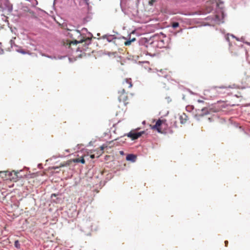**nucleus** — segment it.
Wrapping results in <instances>:
<instances>
[{
	"label": "nucleus",
	"mask_w": 250,
	"mask_h": 250,
	"mask_svg": "<svg viewBox=\"0 0 250 250\" xmlns=\"http://www.w3.org/2000/svg\"><path fill=\"white\" fill-rule=\"evenodd\" d=\"M161 35L164 37V39L159 38L158 41H155V39L157 38V36L155 35L153 38L147 39L146 38H143L139 40L138 41L140 45L145 46L146 47H148L149 45H153V46H158L160 48L165 47L168 45V41H170V37H167L162 33Z\"/></svg>",
	"instance_id": "1"
},
{
	"label": "nucleus",
	"mask_w": 250,
	"mask_h": 250,
	"mask_svg": "<svg viewBox=\"0 0 250 250\" xmlns=\"http://www.w3.org/2000/svg\"><path fill=\"white\" fill-rule=\"evenodd\" d=\"M82 33L80 30L77 29L73 30L74 35H78V38H80V40L79 41L75 40L73 42H71L69 44H67V45L68 46V48L69 49H71L72 52H73V49L71 48V44H77L79 43H83L84 42V43L83 44V47L81 48L78 47V48H77L76 50V52H82L83 51H85L86 49L87 48V46L91 43V40L90 39L88 38L86 39H84V37H83L82 35L84 34V32H87V29L85 28H83L82 29Z\"/></svg>",
	"instance_id": "2"
},
{
	"label": "nucleus",
	"mask_w": 250,
	"mask_h": 250,
	"mask_svg": "<svg viewBox=\"0 0 250 250\" xmlns=\"http://www.w3.org/2000/svg\"><path fill=\"white\" fill-rule=\"evenodd\" d=\"M196 113L195 115V118L197 120H199V117H203L204 115L209 114V111L207 107H203L201 109H196Z\"/></svg>",
	"instance_id": "3"
},
{
	"label": "nucleus",
	"mask_w": 250,
	"mask_h": 250,
	"mask_svg": "<svg viewBox=\"0 0 250 250\" xmlns=\"http://www.w3.org/2000/svg\"><path fill=\"white\" fill-rule=\"evenodd\" d=\"M125 136L131 138L132 140H135L140 138V133H138L136 130H133L128 133L125 134L124 136Z\"/></svg>",
	"instance_id": "4"
},
{
	"label": "nucleus",
	"mask_w": 250,
	"mask_h": 250,
	"mask_svg": "<svg viewBox=\"0 0 250 250\" xmlns=\"http://www.w3.org/2000/svg\"><path fill=\"white\" fill-rule=\"evenodd\" d=\"M21 171V170H20L19 171H16L15 170H13L12 172L4 171L3 172L5 173L6 175H8L9 178H12L13 179H17L19 177V176L18 175V174L19 173V172Z\"/></svg>",
	"instance_id": "5"
},
{
	"label": "nucleus",
	"mask_w": 250,
	"mask_h": 250,
	"mask_svg": "<svg viewBox=\"0 0 250 250\" xmlns=\"http://www.w3.org/2000/svg\"><path fill=\"white\" fill-rule=\"evenodd\" d=\"M164 120H161L159 119L155 123V124L153 126L152 129H156L158 132L161 133L162 132L160 126H161Z\"/></svg>",
	"instance_id": "6"
},
{
	"label": "nucleus",
	"mask_w": 250,
	"mask_h": 250,
	"mask_svg": "<svg viewBox=\"0 0 250 250\" xmlns=\"http://www.w3.org/2000/svg\"><path fill=\"white\" fill-rule=\"evenodd\" d=\"M3 4L4 9H7L9 13H11L13 11V5L11 4L9 0H4Z\"/></svg>",
	"instance_id": "7"
},
{
	"label": "nucleus",
	"mask_w": 250,
	"mask_h": 250,
	"mask_svg": "<svg viewBox=\"0 0 250 250\" xmlns=\"http://www.w3.org/2000/svg\"><path fill=\"white\" fill-rule=\"evenodd\" d=\"M102 39H106L109 42H111L113 40L117 39L116 37L113 35L105 34L102 37Z\"/></svg>",
	"instance_id": "8"
},
{
	"label": "nucleus",
	"mask_w": 250,
	"mask_h": 250,
	"mask_svg": "<svg viewBox=\"0 0 250 250\" xmlns=\"http://www.w3.org/2000/svg\"><path fill=\"white\" fill-rule=\"evenodd\" d=\"M136 155L132 153L128 154L126 156V160L127 161L131 162L132 163H134L135 162H136Z\"/></svg>",
	"instance_id": "9"
},
{
	"label": "nucleus",
	"mask_w": 250,
	"mask_h": 250,
	"mask_svg": "<svg viewBox=\"0 0 250 250\" xmlns=\"http://www.w3.org/2000/svg\"><path fill=\"white\" fill-rule=\"evenodd\" d=\"M92 12H87L86 16L83 19V22L86 23L92 19Z\"/></svg>",
	"instance_id": "10"
},
{
	"label": "nucleus",
	"mask_w": 250,
	"mask_h": 250,
	"mask_svg": "<svg viewBox=\"0 0 250 250\" xmlns=\"http://www.w3.org/2000/svg\"><path fill=\"white\" fill-rule=\"evenodd\" d=\"M51 197L52 200L56 203H59L62 200V199L61 198L58 197V195L55 193L52 194Z\"/></svg>",
	"instance_id": "11"
},
{
	"label": "nucleus",
	"mask_w": 250,
	"mask_h": 250,
	"mask_svg": "<svg viewBox=\"0 0 250 250\" xmlns=\"http://www.w3.org/2000/svg\"><path fill=\"white\" fill-rule=\"evenodd\" d=\"M230 36L233 39H235L236 40H238V38H237L236 37H235L234 35H232V34H227V35L225 36V40L227 42H228L229 43V45L230 46L231 45V42H230V39H229V36Z\"/></svg>",
	"instance_id": "12"
},
{
	"label": "nucleus",
	"mask_w": 250,
	"mask_h": 250,
	"mask_svg": "<svg viewBox=\"0 0 250 250\" xmlns=\"http://www.w3.org/2000/svg\"><path fill=\"white\" fill-rule=\"evenodd\" d=\"M121 92L123 94L122 95H120L118 97V100L120 102H121V101H123V102L125 101L126 100V97H127L126 96H125V95L124 94L125 92V89H122L121 91Z\"/></svg>",
	"instance_id": "13"
},
{
	"label": "nucleus",
	"mask_w": 250,
	"mask_h": 250,
	"mask_svg": "<svg viewBox=\"0 0 250 250\" xmlns=\"http://www.w3.org/2000/svg\"><path fill=\"white\" fill-rule=\"evenodd\" d=\"M89 0H74L75 2H79L80 5H83L84 4H88V1Z\"/></svg>",
	"instance_id": "14"
},
{
	"label": "nucleus",
	"mask_w": 250,
	"mask_h": 250,
	"mask_svg": "<svg viewBox=\"0 0 250 250\" xmlns=\"http://www.w3.org/2000/svg\"><path fill=\"white\" fill-rule=\"evenodd\" d=\"M17 51L18 52L21 53L22 54H29L28 52L26 51L25 50H24L21 48L18 49H17Z\"/></svg>",
	"instance_id": "15"
},
{
	"label": "nucleus",
	"mask_w": 250,
	"mask_h": 250,
	"mask_svg": "<svg viewBox=\"0 0 250 250\" xmlns=\"http://www.w3.org/2000/svg\"><path fill=\"white\" fill-rule=\"evenodd\" d=\"M179 22H173L172 23L171 27L173 29H174L176 28L179 27Z\"/></svg>",
	"instance_id": "16"
},
{
	"label": "nucleus",
	"mask_w": 250,
	"mask_h": 250,
	"mask_svg": "<svg viewBox=\"0 0 250 250\" xmlns=\"http://www.w3.org/2000/svg\"><path fill=\"white\" fill-rule=\"evenodd\" d=\"M186 110L188 112H191L194 109V106L193 105H188L186 107Z\"/></svg>",
	"instance_id": "17"
},
{
	"label": "nucleus",
	"mask_w": 250,
	"mask_h": 250,
	"mask_svg": "<svg viewBox=\"0 0 250 250\" xmlns=\"http://www.w3.org/2000/svg\"><path fill=\"white\" fill-rule=\"evenodd\" d=\"M14 246L17 249H20L21 248V245L20 244V242L18 240H16L14 242Z\"/></svg>",
	"instance_id": "18"
},
{
	"label": "nucleus",
	"mask_w": 250,
	"mask_h": 250,
	"mask_svg": "<svg viewBox=\"0 0 250 250\" xmlns=\"http://www.w3.org/2000/svg\"><path fill=\"white\" fill-rule=\"evenodd\" d=\"M75 162H80L83 164H84L85 162V160L83 158H82L81 159L78 158L75 161Z\"/></svg>",
	"instance_id": "19"
},
{
	"label": "nucleus",
	"mask_w": 250,
	"mask_h": 250,
	"mask_svg": "<svg viewBox=\"0 0 250 250\" xmlns=\"http://www.w3.org/2000/svg\"><path fill=\"white\" fill-rule=\"evenodd\" d=\"M87 7L88 12H92V6L89 5V2L88 1V4H84Z\"/></svg>",
	"instance_id": "20"
},
{
	"label": "nucleus",
	"mask_w": 250,
	"mask_h": 250,
	"mask_svg": "<svg viewBox=\"0 0 250 250\" xmlns=\"http://www.w3.org/2000/svg\"><path fill=\"white\" fill-rule=\"evenodd\" d=\"M62 155H58V156H57V155H55V156H53L52 158H51L50 159H48L46 160V161L48 162L49 161H51L52 160H53V159H56L57 158H58V157H62Z\"/></svg>",
	"instance_id": "21"
},
{
	"label": "nucleus",
	"mask_w": 250,
	"mask_h": 250,
	"mask_svg": "<svg viewBox=\"0 0 250 250\" xmlns=\"http://www.w3.org/2000/svg\"><path fill=\"white\" fill-rule=\"evenodd\" d=\"M125 83L129 84V86H128L129 88H130L132 86V84L131 83L130 80L125 79Z\"/></svg>",
	"instance_id": "22"
},
{
	"label": "nucleus",
	"mask_w": 250,
	"mask_h": 250,
	"mask_svg": "<svg viewBox=\"0 0 250 250\" xmlns=\"http://www.w3.org/2000/svg\"><path fill=\"white\" fill-rule=\"evenodd\" d=\"M223 4V2L221 1L220 2V3H217V4H216V6H217L218 8H220V9H222V8H223V7H222V6H221V5H222V4Z\"/></svg>",
	"instance_id": "23"
},
{
	"label": "nucleus",
	"mask_w": 250,
	"mask_h": 250,
	"mask_svg": "<svg viewBox=\"0 0 250 250\" xmlns=\"http://www.w3.org/2000/svg\"><path fill=\"white\" fill-rule=\"evenodd\" d=\"M131 41H130V40H128L125 42V45H129L131 44Z\"/></svg>",
	"instance_id": "24"
},
{
	"label": "nucleus",
	"mask_w": 250,
	"mask_h": 250,
	"mask_svg": "<svg viewBox=\"0 0 250 250\" xmlns=\"http://www.w3.org/2000/svg\"><path fill=\"white\" fill-rule=\"evenodd\" d=\"M166 99L167 100V103H169L171 101V99L169 96L166 97Z\"/></svg>",
	"instance_id": "25"
},
{
	"label": "nucleus",
	"mask_w": 250,
	"mask_h": 250,
	"mask_svg": "<svg viewBox=\"0 0 250 250\" xmlns=\"http://www.w3.org/2000/svg\"><path fill=\"white\" fill-rule=\"evenodd\" d=\"M238 41H240V42H244V43H245V42H245V38H244V37H242V38H241V39H239L238 38Z\"/></svg>",
	"instance_id": "26"
},
{
	"label": "nucleus",
	"mask_w": 250,
	"mask_h": 250,
	"mask_svg": "<svg viewBox=\"0 0 250 250\" xmlns=\"http://www.w3.org/2000/svg\"><path fill=\"white\" fill-rule=\"evenodd\" d=\"M66 57V56H58V59H60V60H62L64 58H65Z\"/></svg>",
	"instance_id": "27"
},
{
	"label": "nucleus",
	"mask_w": 250,
	"mask_h": 250,
	"mask_svg": "<svg viewBox=\"0 0 250 250\" xmlns=\"http://www.w3.org/2000/svg\"><path fill=\"white\" fill-rule=\"evenodd\" d=\"M138 133H140V137L143 134L145 133V131H141L140 132H138Z\"/></svg>",
	"instance_id": "28"
},
{
	"label": "nucleus",
	"mask_w": 250,
	"mask_h": 250,
	"mask_svg": "<svg viewBox=\"0 0 250 250\" xmlns=\"http://www.w3.org/2000/svg\"><path fill=\"white\" fill-rule=\"evenodd\" d=\"M38 167L40 169H42L43 168L42 165V164H39L38 165Z\"/></svg>",
	"instance_id": "29"
},
{
	"label": "nucleus",
	"mask_w": 250,
	"mask_h": 250,
	"mask_svg": "<svg viewBox=\"0 0 250 250\" xmlns=\"http://www.w3.org/2000/svg\"><path fill=\"white\" fill-rule=\"evenodd\" d=\"M87 224H87L88 229L89 230V229H90L91 227H92V226L91 225V224L90 223V222H87Z\"/></svg>",
	"instance_id": "30"
},
{
	"label": "nucleus",
	"mask_w": 250,
	"mask_h": 250,
	"mask_svg": "<svg viewBox=\"0 0 250 250\" xmlns=\"http://www.w3.org/2000/svg\"><path fill=\"white\" fill-rule=\"evenodd\" d=\"M182 31H183V29H181V30H179V31L176 32H175V33H174V36H176V34H177L178 33L182 32Z\"/></svg>",
	"instance_id": "31"
},
{
	"label": "nucleus",
	"mask_w": 250,
	"mask_h": 250,
	"mask_svg": "<svg viewBox=\"0 0 250 250\" xmlns=\"http://www.w3.org/2000/svg\"><path fill=\"white\" fill-rule=\"evenodd\" d=\"M120 6H121V9H122V11L125 13V9L122 6V3L121 2L120 3Z\"/></svg>",
	"instance_id": "32"
},
{
	"label": "nucleus",
	"mask_w": 250,
	"mask_h": 250,
	"mask_svg": "<svg viewBox=\"0 0 250 250\" xmlns=\"http://www.w3.org/2000/svg\"><path fill=\"white\" fill-rule=\"evenodd\" d=\"M197 102L199 103H204V101H202V100H198L197 101Z\"/></svg>",
	"instance_id": "33"
},
{
	"label": "nucleus",
	"mask_w": 250,
	"mask_h": 250,
	"mask_svg": "<svg viewBox=\"0 0 250 250\" xmlns=\"http://www.w3.org/2000/svg\"><path fill=\"white\" fill-rule=\"evenodd\" d=\"M129 40H130V41H131V42H134L136 40V39H135V38H133L132 39H129Z\"/></svg>",
	"instance_id": "34"
},
{
	"label": "nucleus",
	"mask_w": 250,
	"mask_h": 250,
	"mask_svg": "<svg viewBox=\"0 0 250 250\" xmlns=\"http://www.w3.org/2000/svg\"><path fill=\"white\" fill-rule=\"evenodd\" d=\"M120 154L121 155H124V152L123 151H120Z\"/></svg>",
	"instance_id": "35"
},
{
	"label": "nucleus",
	"mask_w": 250,
	"mask_h": 250,
	"mask_svg": "<svg viewBox=\"0 0 250 250\" xmlns=\"http://www.w3.org/2000/svg\"><path fill=\"white\" fill-rule=\"evenodd\" d=\"M225 246L227 247L228 246V241H225Z\"/></svg>",
	"instance_id": "36"
},
{
	"label": "nucleus",
	"mask_w": 250,
	"mask_h": 250,
	"mask_svg": "<svg viewBox=\"0 0 250 250\" xmlns=\"http://www.w3.org/2000/svg\"><path fill=\"white\" fill-rule=\"evenodd\" d=\"M66 164H61V165H60V167H64V166H66Z\"/></svg>",
	"instance_id": "37"
},
{
	"label": "nucleus",
	"mask_w": 250,
	"mask_h": 250,
	"mask_svg": "<svg viewBox=\"0 0 250 250\" xmlns=\"http://www.w3.org/2000/svg\"><path fill=\"white\" fill-rule=\"evenodd\" d=\"M59 168L58 167H53V168L54 169H58Z\"/></svg>",
	"instance_id": "38"
},
{
	"label": "nucleus",
	"mask_w": 250,
	"mask_h": 250,
	"mask_svg": "<svg viewBox=\"0 0 250 250\" xmlns=\"http://www.w3.org/2000/svg\"><path fill=\"white\" fill-rule=\"evenodd\" d=\"M188 91L190 93V94H191L192 95L194 94V93L193 92H192L191 90H189Z\"/></svg>",
	"instance_id": "39"
},
{
	"label": "nucleus",
	"mask_w": 250,
	"mask_h": 250,
	"mask_svg": "<svg viewBox=\"0 0 250 250\" xmlns=\"http://www.w3.org/2000/svg\"><path fill=\"white\" fill-rule=\"evenodd\" d=\"M245 43L250 45V42H246Z\"/></svg>",
	"instance_id": "40"
},
{
	"label": "nucleus",
	"mask_w": 250,
	"mask_h": 250,
	"mask_svg": "<svg viewBox=\"0 0 250 250\" xmlns=\"http://www.w3.org/2000/svg\"><path fill=\"white\" fill-rule=\"evenodd\" d=\"M88 34L89 35H90V36L92 37V34L90 32H88Z\"/></svg>",
	"instance_id": "41"
},
{
	"label": "nucleus",
	"mask_w": 250,
	"mask_h": 250,
	"mask_svg": "<svg viewBox=\"0 0 250 250\" xmlns=\"http://www.w3.org/2000/svg\"><path fill=\"white\" fill-rule=\"evenodd\" d=\"M5 18H6V20H4V21H5V22H6V21L8 22V21L7 20V19L8 18V17H5Z\"/></svg>",
	"instance_id": "42"
},
{
	"label": "nucleus",
	"mask_w": 250,
	"mask_h": 250,
	"mask_svg": "<svg viewBox=\"0 0 250 250\" xmlns=\"http://www.w3.org/2000/svg\"><path fill=\"white\" fill-rule=\"evenodd\" d=\"M110 176H111V174H110V177H107L106 178V179H107V180H109V179L110 178Z\"/></svg>",
	"instance_id": "43"
},
{
	"label": "nucleus",
	"mask_w": 250,
	"mask_h": 250,
	"mask_svg": "<svg viewBox=\"0 0 250 250\" xmlns=\"http://www.w3.org/2000/svg\"><path fill=\"white\" fill-rule=\"evenodd\" d=\"M43 56H44V55H43ZM44 56H45V57H47V58H49V55H44Z\"/></svg>",
	"instance_id": "44"
},
{
	"label": "nucleus",
	"mask_w": 250,
	"mask_h": 250,
	"mask_svg": "<svg viewBox=\"0 0 250 250\" xmlns=\"http://www.w3.org/2000/svg\"><path fill=\"white\" fill-rule=\"evenodd\" d=\"M146 55H149V56H152V55L150 53H148V52L147 53Z\"/></svg>",
	"instance_id": "45"
},
{
	"label": "nucleus",
	"mask_w": 250,
	"mask_h": 250,
	"mask_svg": "<svg viewBox=\"0 0 250 250\" xmlns=\"http://www.w3.org/2000/svg\"><path fill=\"white\" fill-rule=\"evenodd\" d=\"M208 120L210 121V122H211V118H208Z\"/></svg>",
	"instance_id": "46"
},
{
	"label": "nucleus",
	"mask_w": 250,
	"mask_h": 250,
	"mask_svg": "<svg viewBox=\"0 0 250 250\" xmlns=\"http://www.w3.org/2000/svg\"><path fill=\"white\" fill-rule=\"evenodd\" d=\"M49 58L53 59V58L51 56H49Z\"/></svg>",
	"instance_id": "47"
},
{
	"label": "nucleus",
	"mask_w": 250,
	"mask_h": 250,
	"mask_svg": "<svg viewBox=\"0 0 250 250\" xmlns=\"http://www.w3.org/2000/svg\"><path fill=\"white\" fill-rule=\"evenodd\" d=\"M183 99L184 100L185 99V95H183Z\"/></svg>",
	"instance_id": "48"
},
{
	"label": "nucleus",
	"mask_w": 250,
	"mask_h": 250,
	"mask_svg": "<svg viewBox=\"0 0 250 250\" xmlns=\"http://www.w3.org/2000/svg\"><path fill=\"white\" fill-rule=\"evenodd\" d=\"M143 124H145V121H143V123H142Z\"/></svg>",
	"instance_id": "49"
},
{
	"label": "nucleus",
	"mask_w": 250,
	"mask_h": 250,
	"mask_svg": "<svg viewBox=\"0 0 250 250\" xmlns=\"http://www.w3.org/2000/svg\"><path fill=\"white\" fill-rule=\"evenodd\" d=\"M101 149H102V150H103V149H104V147L102 146V147H101Z\"/></svg>",
	"instance_id": "50"
},
{
	"label": "nucleus",
	"mask_w": 250,
	"mask_h": 250,
	"mask_svg": "<svg viewBox=\"0 0 250 250\" xmlns=\"http://www.w3.org/2000/svg\"><path fill=\"white\" fill-rule=\"evenodd\" d=\"M79 57H81H81H82V55H80L79 56Z\"/></svg>",
	"instance_id": "51"
},
{
	"label": "nucleus",
	"mask_w": 250,
	"mask_h": 250,
	"mask_svg": "<svg viewBox=\"0 0 250 250\" xmlns=\"http://www.w3.org/2000/svg\"><path fill=\"white\" fill-rule=\"evenodd\" d=\"M69 60L70 61H71V59L70 58H69Z\"/></svg>",
	"instance_id": "52"
},
{
	"label": "nucleus",
	"mask_w": 250,
	"mask_h": 250,
	"mask_svg": "<svg viewBox=\"0 0 250 250\" xmlns=\"http://www.w3.org/2000/svg\"><path fill=\"white\" fill-rule=\"evenodd\" d=\"M120 142H124V141H123L122 140H120Z\"/></svg>",
	"instance_id": "53"
},
{
	"label": "nucleus",
	"mask_w": 250,
	"mask_h": 250,
	"mask_svg": "<svg viewBox=\"0 0 250 250\" xmlns=\"http://www.w3.org/2000/svg\"><path fill=\"white\" fill-rule=\"evenodd\" d=\"M140 62V63H143L144 62Z\"/></svg>",
	"instance_id": "54"
}]
</instances>
